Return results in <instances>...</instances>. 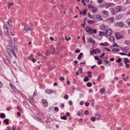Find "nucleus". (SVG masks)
Listing matches in <instances>:
<instances>
[{"mask_svg":"<svg viewBox=\"0 0 130 130\" xmlns=\"http://www.w3.org/2000/svg\"><path fill=\"white\" fill-rule=\"evenodd\" d=\"M124 43L125 44L128 45L129 43V42L128 41H125Z\"/></svg>","mask_w":130,"mask_h":130,"instance_id":"nucleus-40","label":"nucleus"},{"mask_svg":"<svg viewBox=\"0 0 130 130\" xmlns=\"http://www.w3.org/2000/svg\"><path fill=\"white\" fill-rule=\"evenodd\" d=\"M92 84L91 83H87V86L88 87H90L91 86Z\"/></svg>","mask_w":130,"mask_h":130,"instance_id":"nucleus-35","label":"nucleus"},{"mask_svg":"<svg viewBox=\"0 0 130 130\" xmlns=\"http://www.w3.org/2000/svg\"><path fill=\"white\" fill-rule=\"evenodd\" d=\"M109 10L112 14H114L115 12L113 8H109Z\"/></svg>","mask_w":130,"mask_h":130,"instance_id":"nucleus-25","label":"nucleus"},{"mask_svg":"<svg viewBox=\"0 0 130 130\" xmlns=\"http://www.w3.org/2000/svg\"><path fill=\"white\" fill-rule=\"evenodd\" d=\"M80 104L81 105H83L84 104V102L83 101H81L80 102Z\"/></svg>","mask_w":130,"mask_h":130,"instance_id":"nucleus-64","label":"nucleus"},{"mask_svg":"<svg viewBox=\"0 0 130 130\" xmlns=\"http://www.w3.org/2000/svg\"><path fill=\"white\" fill-rule=\"evenodd\" d=\"M115 36L117 39H120L122 37V36L120 35V33L118 32H117Z\"/></svg>","mask_w":130,"mask_h":130,"instance_id":"nucleus-11","label":"nucleus"},{"mask_svg":"<svg viewBox=\"0 0 130 130\" xmlns=\"http://www.w3.org/2000/svg\"><path fill=\"white\" fill-rule=\"evenodd\" d=\"M5 62V63L8 64V61L7 59H6L4 60Z\"/></svg>","mask_w":130,"mask_h":130,"instance_id":"nucleus-46","label":"nucleus"},{"mask_svg":"<svg viewBox=\"0 0 130 130\" xmlns=\"http://www.w3.org/2000/svg\"><path fill=\"white\" fill-rule=\"evenodd\" d=\"M45 91L48 94L53 93V90L52 89H47Z\"/></svg>","mask_w":130,"mask_h":130,"instance_id":"nucleus-14","label":"nucleus"},{"mask_svg":"<svg viewBox=\"0 0 130 130\" xmlns=\"http://www.w3.org/2000/svg\"><path fill=\"white\" fill-rule=\"evenodd\" d=\"M31 30L29 28L28 25H26L23 29V30L24 31H28Z\"/></svg>","mask_w":130,"mask_h":130,"instance_id":"nucleus-15","label":"nucleus"},{"mask_svg":"<svg viewBox=\"0 0 130 130\" xmlns=\"http://www.w3.org/2000/svg\"><path fill=\"white\" fill-rule=\"evenodd\" d=\"M85 105H86V106H89V103H88V102H86L85 103Z\"/></svg>","mask_w":130,"mask_h":130,"instance_id":"nucleus-59","label":"nucleus"},{"mask_svg":"<svg viewBox=\"0 0 130 130\" xmlns=\"http://www.w3.org/2000/svg\"><path fill=\"white\" fill-rule=\"evenodd\" d=\"M13 4V2L9 3L8 4V7H10L12 6Z\"/></svg>","mask_w":130,"mask_h":130,"instance_id":"nucleus-36","label":"nucleus"},{"mask_svg":"<svg viewBox=\"0 0 130 130\" xmlns=\"http://www.w3.org/2000/svg\"><path fill=\"white\" fill-rule=\"evenodd\" d=\"M128 76H127L126 77V78H123V80H126L127 79H128Z\"/></svg>","mask_w":130,"mask_h":130,"instance_id":"nucleus-48","label":"nucleus"},{"mask_svg":"<svg viewBox=\"0 0 130 130\" xmlns=\"http://www.w3.org/2000/svg\"><path fill=\"white\" fill-rule=\"evenodd\" d=\"M121 59L120 58H119L116 61L117 62L119 63L120 62L121 60Z\"/></svg>","mask_w":130,"mask_h":130,"instance_id":"nucleus-41","label":"nucleus"},{"mask_svg":"<svg viewBox=\"0 0 130 130\" xmlns=\"http://www.w3.org/2000/svg\"><path fill=\"white\" fill-rule=\"evenodd\" d=\"M122 9V7L120 6H117L115 9V11L116 12H120Z\"/></svg>","mask_w":130,"mask_h":130,"instance_id":"nucleus-9","label":"nucleus"},{"mask_svg":"<svg viewBox=\"0 0 130 130\" xmlns=\"http://www.w3.org/2000/svg\"><path fill=\"white\" fill-rule=\"evenodd\" d=\"M113 4L112 3H105L104 4V7H105L106 9L108 8L109 7L112 6Z\"/></svg>","mask_w":130,"mask_h":130,"instance_id":"nucleus-6","label":"nucleus"},{"mask_svg":"<svg viewBox=\"0 0 130 130\" xmlns=\"http://www.w3.org/2000/svg\"><path fill=\"white\" fill-rule=\"evenodd\" d=\"M99 35L101 36L105 35V32L102 31L99 32Z\"/></svg>","mask_w":130,"mask_h":130,"instance_id":"nucleus-23","label":"nucleus"},{"mask_svg":"<svg viewBox=\"0 0 130 130\" xmlns=\"http://www.w3.org/2000/svg\"><path fill=\"white\" fill-rule=\"evenodd\" d=\"M94 53L95 54H97V52H94V51H93V50L91 51L90 52V54L91 55H92L93 54V53Z\"/></svg>","mask_w":130,"mask_h":130,"instance_id":"nucleus-33","label":"nucleus"},{"mask_svg":"<svg viewBox=\"0 0 130 130\" xmlns=\"http://www.w3.org/2000/svg\"><path fill=\"white\" fill-rule=\"evenodd\" d=\"M17 49L15 47H14L13 50H10V52H9L8 53L9 57H11L12 56L14 55L15 57H16V56L15 53V52H17Z\"/></svg>","mask_w":130,"mask_h":130,"instance_id":"nucleus-1","label":"nucleus"},{"mask_svg":"<svg viewBox=\"0 0 130 130\" xmlns=\"http://www.w3.org/2000/svg\"><path fill=\"white\" fill-rule=\"evenodd\" d=\"M9 120L7 119H5L3 121L4 122L6 123L7 125H8L9 124Z\"/></svg>","mask_w":130,"mask_h":130,"instance_id":"nucleus-22","label":"nucleus"},{"mask_svg":"<svg viewBox=\"0 0 130 130\" xmlns=\"http://www.w3.org/2000/svg\"><path fill=\"white\" fill-rule=\"evenodd\" d=\"M116 48H113L112 49V51L114 52H117Z\"/></svg>","mask_w":130,"mask_h":130,"instance_id":"nucleus-57","label":"nucleus"},{"mask_svg":"<svg viewBox=\"0 0 130 130\" xmlns=\"http://www.w3.org/2000/svg\"><path fill=\"white\" fill-rule=\"evenodd\" d=\"M98 63L99 64H101L102 63V60L101 59H100L99 61H98Z\"/></svg>","mask_w":130,"mask_h":130,"instance_id":"nucleus-52","label":"nucleus"},{"mask_svg":"<svg viewBox=\"0 0 130 130\" xmlns=\"http://www.w3.org/2000/svg\"><path fill=\"white\" fill-rule=\"evenodd\" d=\"M105 89L104 88H102L100 90V93L101 94H103L105 92Z\"/></svg>","mask_w":130,"mask_h":130,"instance_id":"nucleus-12","label":"nucleus"},{"mask_svg":"<svg viewBox=\"0 0 130 130\" xmlns=\"http://www.w3.org/2000/svg\"><path fill=\"white\" fill-rule=\"evenodd\" d=\"M117 25L119 27H122L123 25V24L122 22H120L118 23Z\"/></svg>","mask_w":130,"mask_h":130,"instance_id":"nucleus-29","label":"nucleus"},{"mask_svg":"<svg viewBox=\"0 0 130 130\" xmlns=\"http://www.w3.org/2000/svg\"><path fill=\"white\" fill-rule=\"evenodd\" d=\"M124 61L125 64H126V63L130 62V60H129L128 58H124Z\"/></svg>","mask_w":130,"mask_h":130,"instance_id":"nucleus-24","label":"nucleus"},{"mask_svg":"<svg viewBox=\"0 0 130 130\" xmlns=\"http://www.w3.org/2000/svg\"><path fill=\"white\" fill-rule=\"evenodd\" d=\"M96 18L97 19L99 20H101L103 19L101 16L99 14H98L97 15Z\"/></svg>","mask_w":130,"mask_h":130,"instance_id":"nucleus-16","label":"nucleus"},{"mask_svg":"<svg viewBox=\"0 0 130 130\" xmlns=\"http://www.w3.org/2000/svg\"><path fill=\"white\" fill-rule=\"evenodd\" d=\"M5 117V114L3 113H2L0 115V117L1 118H4Z\"/></svg>","mask_w":130,"mask_h":130,"instance_id":"nucleus-26","label":"nucleus"},{"mask_svg":"<svg viewBox=\"0 0 130 130\" xmlns=\"http://www.w3.org/2000/svg\"><path fill=\"white\" fill-rule=\"evenodd\" d=\"M3 28L4 30V33L5 34L7 35L8 34V27L7 25H4Z\"/></svg>","mask_w":130,"mask_h":130,"instance_id":"nucleus-5","label":"nucleus"},{"mask_svg":"<svg viewBox=\"0 0 130 130\" xmlns=\"http://www.w3.org/2000/svg\"><path fill=\"white\" fill-rule=\"evenodd\" d=\"M114 60H115V59L113 58H111L110 59V61H114Z\"/></svg>","mask_w":130,"mask_h":130,"instance_id":"nucleus-58","label":"nucleus"},{"mask_svg":"<svg viewBox=\"0 0 130 130\" xmlns=\"http://www.w3.org/2000/svg\"><path fill=\"white\" fill-rule=\"evenodd\" d=\"M101 13L102 16L104 17H108L109 15V12L108 11L105 10L101 12Z\"/></svg>","mask_w":130,"mask_h":130,"instance_id":"nucleus-2","label":"nucleus"},{"mask_svg":"<svg viewBox=\"0 0 130 130\" xmlns=\"http://www.w3.org/2000/svg\"><path fill=\"white\" fill-rule=\"evenodd\" d=\"M95 117L96 119L98 120L101 117V116L100 115L97 114L95 115Z\"/></svg>","mask_w":130,"mask_h":130,"instance_id":"nucleus-21","label":"nucleus"},{"mask_svg":"<svg viewBox=\"0 0 130 130\" xmlns=\"http://www.w3.org/2000/svg\"><path fill=\"white\" fill-rule=\"evenodd\" d=\"M95 118L94 117H92L91 118V120L92 121H94L95 119Z\"/></svg>","mask_w":130,"mask_h":130,"instance_id":"nucleus-43","label":"nucleus"},{"mask_svg":"<svg viewBox=\"0 0 130 130\" xmlns=\"http://www.w3.org/2000/svg\"><path fill=\"white\" fill-rule=\"evenodd\" d=\"M61 119L64 120H66L67 119V117L66 116H63L61 117Z\"/></svg>","mask_w":130,"mask_h":130,"instance_id":"nucleus-37","label":"nucleus"},{"mask_svg":"<svg viewBox=\"0 0 130 130\" xmlns=\"http://www.w3.org/2000/svg\"><path fill=\"white\" fill-rule=\"evenodd\" d=\"M94 58L96 60H99V57L97 56H95L94 57Z\"/></svg>","mask_w":130,"mask_h":130,"instance_id":"nucleus-51","label":"nucleus"},{"mask_svg":"<svg viewBox=\"0 0 130 130\" xmlns=\"http://www.w3.org/2000/svg\"><path fill=\"white\" fill-rule=\"evenodd\" d=\"M108 28V27L107 25L104 24H102L101 26V29L103 31L106 30Z\"/></svg>","mask_w":130,"mask_h":130,"instance_id":"nucleus-7","label":"nucleus"},{"mask_svg":"<svg viewBox=\"0 0 130 130\" xmlns=\"http://www.w3.org/2000/svg\"><path fill=\"white\" fill-rule=\"evenodd\" d=\"M89 42H90L91 43L94 44L95 43V41L92 38H90L89 39Z\"/></svg>","mask_w":130,"mask_h":130,"instance_id":"nucleus-13","label":"nucleus"},{"mask_svg":"<svg viewBox=\"0 0 130 130\" xmlns=\"http://www.w3.org/2000/svg\"><path fill=\"white\" fill-rule=\"evenodd\" d=\"M112 32V30L110 29H109L106 31L105 32V36L106 37H107L111 35Z\"/></svg>","mask_w":130,"mask_h":130,"instance_id":"nucleus-3","label":"nucleus"},{"mask_svg":"<svg viewBox=\"0 0 130 130\" xmlns=\"http://www.w3.org/2000/svg\"><path fill=\"white\" fill-rule=\"evenodd\" d=\"M86 31L88 33L90 34L92 33V28L87 27L86 28Z\"/></svg>","mask_w":130,"mask_h":130,"instance_id":"nucleus-8","label":"nucleus"},{"mask_svg":"<svg viewBox=\"0 0 130 130\" xmlns=\"http://www.w3.org/2000/svg\"><path fill=\"white\" fill-rule=\"evenodd\" d=\"M102 61L103 62V64L107 66H109L111 64V63L108 60H103Z\"/></svg>","mask_w":130,"mask_h":130,"instance_id":"nucleus-4","label":"nucleus"},{"mask_svg":"<svg viewBox=\"0 0 130 130\" xmlns=\"http://www.w3.org/2000/svg\"><path fill=\"white\" fill-rule=\"evenodd\" d=\"M109 41L111 42H113L115 40V38L112 36H110L109 37Z\"/></svg>","mask_w":130,"mask_h":130,"instance_id":"nucleus-17","label":"nucleus"},{"mask_svg":"<svg viewBox=\"0 0 130 130\" xmlns=\"http://www.w3.org/2000/svg\"><path fill=\"white\" fill-rule=\"evenodd\" d=\"M7 23L9 25H10L11 24L12 22L10 19H8Z\"/></svg>","mask_w":130,"mask_h":130,"instance_id":"nucleus-30","label":"nucleus"},{"mask_svg":"<svg viewBox=\"0 0 130 130\" xmlns=\"http://www.w3.org/2000/svg\"><path fill=\"white\" fill-rule=\"evenodd\" d=\"M11 108L10 107H9L7 108V109L8 111H9L11 110Z\"/></svg>","mask_w":130,"mask_h":130,"instance_id":"nucleus-53","label":"nucleus"},{"mask_svg":"<svg viewBox=\"0 0 130 130\" xmlns=\"http://www.w3.org/2000/svg\"><path fill=\"white\" fill-rule=\"evenodd\" d=\"M59 80H62L64 79V78L63 77H60L59 78Z\"/></svg>","mask_w":130,"mask_h":130,"instance_id":"nucleus-50","label":"nucleus"},{"mask_svg":"<svg viewBox=\"0 0 130 130\" xmlns=\"http://www.w3.org/2000/svg\"><path fill=\"white\" fill-rule=\"evenodd\" d=\"M36 60L34 59V58H33L32 59V61L34 63L35 61H36Z\"/></svg>","mask_w":130,"mask_h":130,"instance_id":"nucleus-61","label":"nucleus"},{"mask_svg":"<svg viewBox=\"0 0 130 130\" xmlns=\"http://www.w3.org/2000/svg\"><path fill=\"white\" fill-rule=\"evenodd\" d=\"M11 47V45H10V44H8L7 45V48H10V47Z\"/></svg>","mask_w":130,"mask_h":130,"instance_id":"nucleus-55","label":"nucleus"},{"mask_svg":"<svg viewBox=\"0 0 130 130\" xmlns=\"http://www.w3.org/2000/svg\"><path fill=\"white\" fill-rule=\"evenodd\" d=\"M69 103L70 104V105H72L73 104L72 102L71 101H70L69 102Z\"/></svg>","mask_w":130,"mask_h":130,"instance_id":"nucleus-62","label":"nucleus"},{"mask_svg":"<svg viewBox=\"0 0 130 130\" xmlns=\"http://www.w3.org/2000/svg\"><path fill=\"white\" fill-rule=\"evenodd\" d=\"M83 113V111L81 110L80 111L78 112L77 114L79 116L81 115Z\"/></svg>","mask_w":130,"mask_h":130,"instance_id":"nucleus-32","label":"nucleus"},{"mask_svg":"<svg viewBox=\"0 0 130 130\" xmlns=\"http://www.w3.org/2000/svg\"><path fill=\"white\" fill-rule=\"evenodd\" d=\"M75 52L77 53H79L80 52V50H76L75 51Z\"/></svg>","mask_w":130,"mask_h":130,"instance_id":"nucleus-60","label":"nucleus"},{"mask_svg":"<svg viewBox=\"0 0 130 130\" xmlns=\"http://www.w3.org/2000/svg\"><path fill=\"white\" fill-rule=\"evenodd\" d=\"M100 45L101 46H106L108 45V44L107 42H105L104 43H100Z\"/></svg>","mask_w":130,"mask_h":130,"instance_id":"nucleus-20","label":"nucleus"},{"mask_svg":"<svg viewBox=\"0 0 130 130\" xmlns=\"http://www.w3.org/2000/svg\"><path fill=\"white\" fill-rule=\"evenodd\" d=\"M103 1V0H97V2L101 4Z\"/></svg>","mask_w":130,"mask_h":130,"instance_id":"nucleus-42","label":"nucleus"},{"mask_svg":"<svg viewBox=\"0 0 130 130\" xmlns=\"http://www.w3.org/2000/svg\"><path fill=\"white\" fill-rule=\"evenodd\" d=\"M105 49L108 52H110V49H109L107 48H105Z\"/></svg>","mask_w":130,"mask_h":130,"instance_id":"nucleus-54","label":"nucleus"},{"mask_svg":"<svg viewBox=\"0 0 130 130\" xmlns=\"http://www.w3.org/2000/svg\"><path fill=\"white\" fill-rule=\"evenodd\" d=\"M93 33L94 34H96V30L94 29L93 30Z\"/></svg>","mask_w":130,"mask_h":130,"instance_id":"nucleus-63","label":"nucleus"},{"mask_svg":"<svg viewBox=\"0 0 130 130\" xmlns=\"http://www.w3.org/2000/svg\"><path fill=\"white\" fill-rule=\"evenodd\" d=\"M83 55L82 53H80L78 55L77 58L78 59H80L82 57V56Z\"/></svg>","mask_w":130,"mask_h":130,"instance_id":"nucleus-27","label":"nucleus"},{"mask_svg":"<svg viewBox=\"0 0 130 130\" xmlns=\"http://www.w3.org/2000/svg\"><path fill=\"white\" fill-rule=\"evenodd\" d=\"M125 64V67L127 68H128L129 67V66L128 64H127V63H126Z\"/></svg>","mask_w":130,"mask_h":130,"instance_id":"nucleus-44","label":"nucleus"},{"mask_svg":"<svg viewBox=\"0 0 130 130\" xmlns=\"http://www.w3.org/2000/svg\"><path fill=\"white\" fill-rule=\"evenodd\" d=\"M50 54V53H49L48 52V51L47 50H46V53H45V54L47 55H48V54Z\"/></svg>","mask_w":130,"mask_h":130,"instance_id":"nucleus-49","label":"nucleus"},{"mask_svg":"<svg viewBox=\"0 0 130 130\" xmlns=\"http://www.w3.org/2000/svg\"><path fill=\"white\" fill-rule=\"evenodd\" d=\"M68 97L69 96L68 95L66 94H65L64 96V98L65 99H67L68 98Z\"/></svg>","mask_w":130,"mask_h":130,"instance_id":"nucleus-38","label":"nucleus"},{"mask_svg":"<svg viewBox=\"0 0 130 130\" xmlns=\"http://www.w3.org/2000/svg\"><path fill=\"white\" fill-rule=\"evenodd\" d=\"M42 102L44 104V106L45 107H47L48 105V103L46 100L45 99H42Z\"/></svg>","mask_w":130,"mask_h":130,"instance_id":"nucleus-10","label":"nucleus"},{"mask_svg":"<svg viewBox=\"0 0 130 130\" xmlns=\"http://www.w3.org/2000/svg\"><path fill=\"white\" fill-rule=\"evenodd\" d=\"M126 22L128 23V24L130 26V18L126 20Z\"/></svg>","mask_w":130,"mask_h":130,"instance_id":"nucleus-31","label":"nucleus"},{"mask_svg":"<svg viewBox=\"0 0 130 130\" xmlns=\"http://www.w3.org/2000/svg\"><path fill=\"white\" fill-rule=\"evenodd\" d=\"M95 22V21L94 20H88V22L89 24H93Z\"/></svg>","mask_w":130,"mask_h":130,"instance_id":"nucleus-18","label":"nucleus"},{"mask_svg":"<svg viewBox=\"0 0 130 130\" xmlns=\"http://www.w3.org/2000/svg\"><path fill=\"white\" fill-rule=\"evenodd\" d=\"M88 80V78L87 77H85L84 78V80L85 82H86Z\"/></svg>","mask_w":130,"mask_h":130,"instance_id":"nucleus-34","label":"nucleus"},{"mask_svg":"<svg viewBox=\"0 0 130 130\" xmlns=\"http://www.w3.org/2000/svg\"><path fill=\"white\" fill-rule=\"evenodd\" d=\"M105 53H103L102 55H100L99 56V57H103Z\"/></svg>","mask_w":130,"mask_h":130,"instance_id":"nucleus-56","label":"nucleus"},{"mask_svg":"<svg viewBox=\"0 0 130 130\" xmlns=\"http://www.w3.org/2000/svg\"><path fill=\"white\" fill-rule=\"evenodd\" d=\"M85 113L86 115H88V111L87 110H86L85 112Z\"/></svg>","mask_w":130,"mask_h":130,"instance_id":"nucleus-45","label":"nucleus"},{"mask_svg":"<svg viewBox=\"0 0 130 130\" xmlns=\"http://www.w3.org/2000/svg\"><path fill=\"white\" fill-rule=\"evenodd\" d=\"M93 51H94V52H97V53H100V52L101 51L99 49H96L95 50H94L93 49Z\"/></svg>","mask_w":130,"mask_h":130,"instance_id":"nucleus-28","label":"nucleus"},{"mask_svg":"<svg viewBox=\"0 0 130 130\" xmlns=\"http://www.w3.org/2000/svg\"><path fill=\"white\" fill-rule=\"evenodd\" d=\"M92 7L93 8L92 10V12L94 13H95L97 11V8L96 7Z\"/></svg>","mask_w":130,"mask_h":130,"instance_id":"nucleus-19","label":"nucleus"},{"mask_svg":"<svg viewBox=\"0 0 130 130\" xmlns=\"http://www.w3.org/2000/svg\"><path fill=\"white\" fill-rule=\"evenodd\" d=\"M119 54L122 55H127V54L124 53H120Z\"/></svg>","mask_w":130,"mask_h":130,"instance_id":"nucleus-47","label":"nucleus"},{"mask_svg":"<svg viewBox=\"0 0 130 130\" xmlns=\"http://www.w3.org/2000/svg\"><path fill=\"white\" fill-rule=\"evenodd\" d=\"M54 110L58 112V108L57 107H55L54 108Z\"/></svg>","mask_w":130,"mask_h":130,"instance_id":"nucleus-39","label":"nucleus"}]
</instances>
